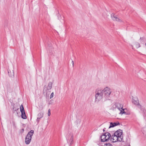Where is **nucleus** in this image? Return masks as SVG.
Wrapping results in <instances>:
<instances>
[{"label":"nucleus","mask_w":146,"mask_h":146,"mask_svg":"<svg viewBox=\"0 0 146 146\" xmlns=\"http://www.w3.org/2000/svg\"><path fill=\"white\" fill-rule=\"evenodd\" d=\"M102 89L98 88L95 91V102H98L103 98V96Z\"/></svg>","instance_id":"nucleus-1"},{"label":"nucleus","mask_w":146,"mask_h":146,"mask_svg":"<svg viewBox=\"0 0 146 146\" xmlns=\"http://www.w3.org/2000/svg\"><path fill=\"white\" fill-rule=\"evenodd\" d=\"M34 133V131L33 130H31L27 134L25 138V143L27 144H29L30 143L32 136Z\"/></svg>","instance_id":"nucleus-2"},{"label":"nucleus","mask_w":146,"mask_h":146,"mask_svg":"<svg viewBox=\"0 0 146 146\" xmlns=\"http://www.w3.org/2000/svg\"><path fill=\"white\" fill-rule=\"evenodd\" d=\"M102 90L103 96L106 99L109 97L111 93V90L109 88L107 87H106L104 89Z\"/></svg>","instance_id":"nucleus-3"},{"label":"nucleus","mask_w":146,"mask_h":146,"mask_svg":"<svg viewBox=\"0 0 146 146\" xmlns=\"http://www.w3.org/2000/svg\"><path fill=\"white\" fill-rule=\"evenodd\" d=\"M111 135L109 133H106L100 137L102 142L108 141L110 139Z\"/></svg>","instance_id":"nucleus-4"},{"label":"nucleus","mask_w":146,"mask_h":146,"mask_svg":"<svg viewBox=\"0 0 146 146\" xmlns=\"http://www.w3.org/2000/svg\"><path fill=\"white\" fill-rule=\"evenodd\" d=\"M114 135L117 136L119 138H121V140L122 141L123 139V136H122V131L121 130H117L115 132L114 134Z\"/></svg>","instance_id":"nucleus-5"},{"label":"nucleus","mask_w":146,"mask_h":146,"mask_svg":"<svg viewBox=\"0 0 146 146\" xmlns=\"http://www.w3.org/2000/svg\"><path fill=\"white\" fill-rule=\"evenodd\" d=\"M110 137L111 140L113 142H115L117 141H122L120 137L119 138L114 134L113 135H112L111 137V136Z\"/></svg>","instance_id":"nucleus-6"},{"label":"nucleus","mask_w":146,"mask_h":146,"mask_svg":"<svg viewBox=\"0 0 146 146\" xmlns=\"http://www.w3.org/2000/svg\"><path fill=\"white\" fill-rule=\"evenodd\" d=\"M132 102L133 103L137 106L139 108H141L142 107V106L139 104V100L137 98H133Z\"/></svg>","instance_id":"nucleus-7"},{"label":"nucleus","mask_w":146,"mask_h":146,"mask_svg":"<svg viewBox=\"0 0 146 146\" xmlns=\"http://www.w3.org/2000/svg\"><path fill=\"white\" fill-rule=\"evenodd\" d=\"M52 83L51 82H49L47 88L46 89V86H44L43 88V93H45L46 92V90H50L52 88Z\"/></svg>","instance_id":"nucleus-8"},{"label":"nucleus","mask_w":146,"mask_h":146,"mask_svg":"<svg viewBox=\"0 0 146 146\" xmlns=\"http://www.w3.org/2000/svg\"><path fill=\"white\" fill-rule=\"evenodd\" d=\"M43 113L42 112H41L38 114L37 119L36 120L38 123L39 122L40 119L43 117Z\"/></svg>","instance_id":"nucleus-9"},{"label":"nucleus","mask_w":146,"mask_h":146,"mask_svg":"<svg viewBox=\"0 0 146 146\" xmlns=\"http://www.w3.org/2000/svg\"><path fill=\"white\" fill-rule=\"evenodd\" d=\"M120 125V123L119 122H117V123H113L111 122L110 123V125L109 126V128H110L111 127H113L115 126Z\"/></svg>","instance_id":"nucleus-10"},{"label":"nucleus","mask_w":146,"mask_h":146,"mask_svg":"<svg viewBox=\"0 0 146 146\" xmlns=\"http://www.w3.org/2000/svg\"><path fill=\"white\" fill-rule=\"evenodd\" d=\"M141 109V110L142 113L143 115V116L145 117L146 116V110L145 108L142 106L141 108H139Z\"/></svg>","instance_id":"nucleus-11"},{"label":"nucleus","mask_w":146,"mask_h":146,"mask_svg":"<svg viewBox=\"0 0 146 146\" xmlns=\"http://www.w3.org/2000/svg\"><path fill=\"white\" fill-rule=\"evenodd\" d=\"M115 105L116 107L119 110H121L123 108V106L120 103H117L115 104Z\"/></svg>","instance_id":"nucleus-12"},{"label":"nucleus","mask_w":146,"mask_h":146,"mask_svg":"<svg viewBox=\"0 0 146 146\" xmlns=\"http://www.w3.org/2000/svg\"><path fill=\"white\" fill-rule=\"evenodd\" d=\"M8 73L9 75L11 77H13L14 76V74L13 70L11 71H8Z\"/></svg>","instance_id":"nucleus-13"},{"label":"nucleus","mask_w":146,"mask_h":146,"mask_svg":"<svg viewBox=\"0 0 146 146\" xmlns=\"http://www.w3.org/2000/svg\"><path fill=\"white\" fill-rule=\"evenodd\" d=\"M21 117L24 119H26L27 118L25 112L21 113Z\"/></svg>","instance_id":"nucleus-14"},{"label":"nucleus","mask_w":146,"mask_h":146,"mask_svg":"<svg viewBox=\"0 0 146 146\" xmlns=\"http://www.w3.org/2000/svg\"><path fill=\"white\" fill-rule=\"evenodd\" d=\"M135 45L137 48H138L140 47V44L137 42H135Z\"/></svg>","instance_id":"nucleus-15"},{"label":"nucleus","mask_w":146,"mask_h":146,"mask_svg":"<svg viewBox=\"0 0 146 146\" xmlns=\"http://www.w3.org/2000/svg\"><path fill=\"white\" fill-rule=\"evenodd\" d=\"M111 18H118L117 15H115L114 13H112L111 14Z\"/></svg>","instance_id":"nucleus-16"},{"label":"nucleus","mask_w":146,"mask_h":146,"mask_svg":"<svg viewBox=\"0 0 146 146\" xmlns=\"http://www.w3.org/2000/svg\"><path fill=\"white\" fill-rule=\"evenodd\" d=\"M120 113L121 114H126V113L124 111V109H123L120 110Z\"/></svg>","instance_id":"nucleus-17"},{"label":"nucleus","mask_w":146,"mask_h":146,"mask_svg":"<svg viewBox=\"0 0 146 146\" xmlns=\"http://www.w3.org/2000/svg\"><path fill=\"white\" fill-rule=\"evenodd\" d=\"M143 133L144 134H146V126L143 127L142 129Z\"/></svg>","instance_id":"nucleus-18"},{"label":"nucleus","mask_w":146,"mask_h":146,"mask_svg":"<svg viewBox=\"0 0 146 146\" xmlns=\"http://www.w3.org/2000/svg\"><path fill=\"white\" fill-rule=\"evenodd\" d=\"M113 21L118 22H121L122 21L121 19H113Z\"/></svg>","instance_id":"nucleus-19"},{"label":"nucleus","mask_w":146,"mask_h":146,"mask_svg":"<svg viewBox=\"0 0 146 146\" xmlns=\"http://www.w3.org/2000/svg\"><path fill=\"white\" fill-rule=\"evenodd\" d=\"M20 108L21 112H22V111H23L24 110H25L22 104H21V105Z\"/></svg>","instance_id":"nucleus-20"},{"label":"nucleus","mask_w":146,"mask_h":146,"mask_svg":"<svg viewBox=\"0 0 146 146\" xmlns=\"http://www.w3.org/2000/svg\"><path fill=\"white\" fill-rule=\"evenodd\" d=\"M104 146H113L112 145L109 143L105 144Z\"/></svg>","instance_id":"nucleus-21"},{"label":"nucleus","mask_w":146,"mask_h":146,"mask_svg":"<svg viewBox=\"0 0 146 146\" xmlns=\"http://www.w3.org/2000/svg\"><path fill=\"white\" fill-rule=\"evenodd\" d=\"M54 96V93L53 92H52L51 94L50 95V99H51Z\"/></svg>","instance_id":"nucleus-22"},{"label":"nucleus","mask_w":146,"mask_h":146,"mask_svg":"<svg viewBox=\"0 0 146 146\" xmlns=\"http://www.w3.org/2000/svg\"><path fill=\"white\" fill-rule=\"evenodd\" d=\"M48 116H49L50 115V110L49 109L48 111Z\"/></svg>","instance_id":"nucleus-23"},{"label":"nucleus","mask_w":146,"mask_h":146,"mask_svg":"<svg viewBox=\"0 0 146 146\" xmlns=\"http://www.w3.org/2000/svg\"><path fill=\"white\" fill-rule=\"evenodd\" d=\"M73 137H72V136L71 137V138H70V141H71V142L70 143V144L73 141Z\"/></svg>","instance_id":"nucleus-24"},{"label":"nucleus","mask_w":146,"mask_h":146,"mask_svg":"<svg viewBox=\"0 0 146 146\" xmlns=\"http://www.w3.org/2000/svg\"><path fill=\"white\" fill-rule=\"evenodd\" d=\"M144 37H140V40H141V41L142 40H144Z\"/></svg>","instance_id":"nucleus-25"},{"label":"nucleus","mask_w":146,"mask_h":146,"mask_svg":"<svg viewBox=\"0 0 146 146\" xmlns=\"http://www.w3.org/2000/svg\"><path fill=\"white\" fill-rule=\"evenodd\" d=\"M72 66H73V67H74V61H72Z\"/></svg>","instance_id":"nucleus-26"},{"label":"nucleus","mask_w":146,"mask_h":146,"mask_svg":"<svg viewBox=\"0 0 146 146\" xmlns=\"http://www.w3.org/2000/svg\"><path fill=\"white\" fill-rule=\"evenodd\" d=\"M21 113H25V110H24L23 111H22V112H21Z\"/></svg>","instance_id":"nucleus-27"},{"label":"nucleus","mask_w":146,"mask_h":146,"mask_svg":"<svg viewBox=\"0 0 146 146\" xmlns=\"http://www.w3.org/2000/svg\"><path fill=\"white\" fill-rule=\"evenodd\" d=\"M24 131V129H23L21 130V132L23 133V132Z\"/></svg>","instance_id":"nucleus-28"},{"label":"nucleus","mask_w":146,"mask_h":146,"mask_svg":"<svg viewBox=\"0 0 146 146\" xmlns=\"http://www.w3.org/2000/svg\"><path fill=\"white\" fill-rule=\"evenodd\" d=\"M105 129H106V128H104L103 129V131H104L105 130Z\"/></svg>","instance_id":"nucleus-29"},{"label":"nucleus","mask_w":146,"mask_h":146,"mask_svg":"<svg viewBox=\"0 0 146 146\" xmlns=\"http://www.w3.org/2000/svg\"><path fill=\"white\" fill-rule=\"evenodd\" d=\"M145 45H146V43H145Z\"/></svg>","instance_id":"nucleus-30"}]
</instances>
